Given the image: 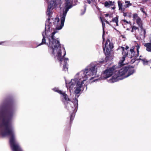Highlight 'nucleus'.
Masks as SVG:
<instances>
[{
    "mask_svg": "<svg viewBox=\"0 0 151 151\" xmlns=\"http://www.w3.org/2000/svg\"><path fill=\"white\" fill-rule=\"evenodd\" d=\"M138 29V28L135 26H134L132 28V29L131 30V32H133L134 30H136Z\"/></svg>",
    "mask_w": 151,
    "mask_h": 151,
    "instance_id": "aec40b11",
    "label": "nucleus"
},
{
    "mask_svg": "<svg viewBox=\"0 0 151 151\" xmlns=\"http://www.w3.org/2000/svg\"><path fill=\"white\" fill-rule=\"evenodd\" d=\"M125 2L126 4L125 6L126 7H128L132 4L130 3V2L129 1H125Z\"/></svg>",
    "mask_w": 151,
    "mask_h": 151,
    "instance_id": "f3484780",
    "label": "nucleus"
},
{
    "mask_svg": "<svg viewBox=\"0 0 151 151\" xmlns=\"http://www.w3.org/2000/svg\"><path fill=\"white\" fill-rule=\"evenodd\" d=\"M101 18V22H102V26H103V28L104 29V23L103 22V21L102 20V19L100 18Z\"/></svg>",
    "mask_w": 151,
    "mask_h": 151,
    "instance_id": "b1692460",
    "label": "nucleus"
},
{
    "mask_svg": "<svg viewBox=\"0 0 151 151\" xmlns=\"http://www.w3.org/2000/svg\"><path fill=\"white\" fill-rule=\"evenodd\" d=\"M104 61L99 62L98 63H102ZM99 64H91L88 68L77 73L75 76L74 78L72 79L68 83H66V86L68 88L70 91L74 90L76 94L79 93L81 90V88L88 78L90 77L91 80L94 78L98 77L99 75L97 72Z\"/></svg>",
    "mask_w": 151,
    "mask_h": 151,
    "instance_id": "f257e3e1",
    "label": "nucleus"
},
{
    "mask_svg": "<svg viewBox=\"0 0 151 151\" xmlns=\"http://www.w3.org/2000/svg\"><path fill=\"white\" fill-rule=\"evenodd\" d=\"M2 43L1 42H0V44H1Z\"/></svg>",
    "mask_w": 151,
    "mask_h": 151,
    "instance_id": "7c9ffc66",
    "label": "nucleus"
},
{
    "mask_svg": "<svg viewBox=\"0 0 151 151\" xmlns=\"http://www.w3.org/2000/svg\"><path fill=\"white\" fill-rule=\"evenodd\" d=\"M75 103H74L73 102H70L67 104V106L69 107V106L72 107V110H73L74 109H76L78 107V100L76 99L75 100Z\"/></svg>",
    "mask_w": 151,
    "mask_h": 151,
    "instance_id": "9d476101",
    "label": "nucleus"
},
{
    "mask_svg": "<svg viewBox=\"0 0 151 151\" xmlns=\"http://www.w3.org/2000/svg\"><path fill=\"white\" fill-rule=\"evenodd\" d=\"M112 22L113 23H115V25L118 26V18L117 17H116L113 18L112 20Z\"/></svg>",
    "mask_w": 151,
    "mask_h": 151,
    "instance_id": "4468645a",
    "label": "nucleus"
},
{
    "mask_svg": "<svg viewBox=\"0 0 151 151\" xmlns=\"http://www.w3.org/2000/svg\"><path fill=\"white\" fill-rule=\"evenodd\" d=\"M134 21H135L137 23V24L139 25V26L140 27H142V22L141 20V19L139 17L137 19L135 20Z\"/></svg>",
    "mask_w": 151,
    "mask_h": 151,
    "instance_id": "9b49d317",
    "label": "nucleus"
},
{
    "mask_svg": "<svg viewBox=\"0 0 151 151\" xmlns=\"http://www.w3.org/2000/svg\"><path fill=\"white\" fill-rule=\"evenodd\" d=\"M112 2L111 1H109V2L106 1L104 3L105 6L106 7H109L111 5Z\"/></svg>",
    "mask_w": 151,
    "mask_h": 151,
    "instance_id": "2eb2a0df",
    "label": "nucleus"
},
{
    "mask_svg": "<svg viewBox=\"0 0 151 151\" xmlns=\"http://www.w3.org/2000/svg\"><path fill=\"white\" fill-rule=\"evenodd\" d=\"M134 72L133 68L124 67L119 70L115 74H113L109 82L114 83L119 80L127 78L132 75Z\"/></svg>",
    "mask_w": 151,
    "mask_h": 151,
    "instance_id": "f03ea898",
    "label": "nucleus"
},
{
    "mask_svg": "<svg viewBox=\"0 0 151 151\" xmlns=\"http://www.w3.org/2000/svg\"><path fill=\"white\" fill-rule=\"evenodd\" d=\"M115 7H113V8H112V9H115Z\"/></svg>",
    "mask_w": 151,
    "mask_h": 151,
    "instance_id": "cd10ccee",
    "label": "nucleus"
},
{
    "mask_svg": "<svg viewBox=\"0 0 151 151\" xmlns=\"http://www.w3.org/2000/svg\"><path fill=\"white\" fill-rule=\"evenodd\" d=\"M104 33L103 32V41H104L105 40V39L104 37Z\"/></svg>",
    "mask_w": 151,
    "mask_h": 151,
    "instance_id": "393cba45",
    "label": "nucleus"
},
{
    "mask_svg": "<svg viewBox=\"0 0 151 151\" xmlns=\"http://www.w3.org/2000/svg\"><path fill=\"white\" fill-rule=\"evenodd\" d=\"M105 16L106 17H109V18L112 17V16L111 14H105Z\"/></svg>",
    "mask_w": 151,
    "mask_h": 151,
    "instance_id": "412c9836",
    "label": "nucleus"
},
{
    "mask_svg": "<svg viewBox=\"0 0 151 151\" xmlns=\"http://www.w3.org/2000/svg\"><path fill=\"white\" fill-rule=\"evenodd\" d=\"M95 81V80H94V81Z\"/></svg>",
    "mask_w": 151,
    "mask_h": 151,
    "instance_id": "2f4dec72",
    "label": "nucleus"
},
{
    "mask_svg": "<svg viewBox=\"0 0 151 151\" xmlns=\"http://www.w3.org/2000/svg\"><path fill=\"white\" fill-rule=\"evenodd\" d=\"M53 90L56 92L59 93L61 95L62 97H63L65 100L66 101H69V99L67 95L64 92H63L62 91L59 90L57 88H54Z\"/></svg>",
    "mask_w": 151,
    "mask_h": 151,
    "instance_id": "1a4fd4ad",
    "label": "nucleus"
},
{
    "mask_svg": "<svg viewBox=\"0 0 151 151\" xmlns=\"http://www.w3.org/2000/svg\"><path fill=\"white\" fill-rule=\"evenodd\" d=\"M2 134L3 136L10 137V143L13 151H22L15 140L14 131H2Z\"/></svg>",
    "mask_w": 151,
    "mask_h": 151,
    "instance_id": "7ed1b4c3",
    "label": "nucleus"
},
{
    "mask_svg": "<svg viewBox=\"0 0 151 151\" xmlns=\"http://www.w3.org/2000/svg\"><path fill=\"white\" fill-rule=\"evenodd\" d=\"M113 48V45L110 41L108 40L106 43L105 46L103 48L105 54L106 55L108 54Z\"/></svg>",
    "mask_w": 151,
    "mask_h": 151,
    "instance_id": "423d86ee",
    "label": "nucleus"
},
{
    "mask_svg": "<svg viewBox=\"0 0 151 151\" xmlns=\"http://www.w3.org/2000/svg\"><path fill=\"white\" fill-rule=\"evenodd\" d=\"M74 116L75 115L74 114H73L72 115L70 118V119L71 121L73 119Z\"/></svg>",
    "mask_w": 151,
    "mask_h": 151,
    "instance_id": "4be33fe9",
    "label": "nucleus"
},
{
    "mask_svg": "<svg viewBox=\"0 0 151 151\" xmlns=\"http://www.w3.org/2000/svg\"><path fill=\"white\" fill-rule=\"evenodd\" d=\"M118 50L122 51V55L123 57L122 59L120 60L119 64V65L121 66L125 64L123 63V61L124 60L125 58L127 56L128 52L127 50H125L124 48L123 47H119L118 48Z\"/></svg>",
    "mask_w": 151,
    "mask_h": 151,
    "instance_id": "0eeeda50",
    "label": "nucleus"
},
{
    "mask_svg": "<svg viewBox=\"0 0 151 151\" xmlns=\"http://www.w3.org/2000/svg\"><path fill=\"white\" fill-rule=\"evenodd\" d=\"M118 6L119 7V10H122V4L120 1H118Z\"/></svg>",
    "mask_w": 151,
    "mask_h": 151,
    "instance_id": "a211bd4d",
    "label": "nucleus"
},
{
    "mask_svg": "<svg viewBox=\"0 0 151 151\" xmlns=\"http://www.w3.org/2000/svg\"><path fill=\"white\" fill-rule=\"evenodd\" d=\"M142 12L144 13H145V14H146V13H145L143 11H142Z\"/></svg>",
    "mask_w": 151,
    "mask_h": 151,
    "instance_id": "c756f323",
    "label": "nucleus"
},
{
    "mask_svg": "<svg viewBox=\"0 0 151 151\" xmlns=\"http://www.w3.org/2000/svg\"><path fill=\"white\" fill-rule=\"evenodd\" d=\"M133 18L134 21H135L138 19V18H139V17L138 16L137 14L135 13L133 14Z\"/></svg>",
    "mask_w": 151,
    "mask_h": 151,
    "instance_id": "dca6fc26",
    "label": "nucleus"
},
{
    "mask_svg": "<svg viewBox=\"0 0 151 151\" xmlns=\"http://www.w3.org/2000/svg\"><path fill=\"white\" fill-rule=\"evenodd\" d=\"M129 48V47L127 46L125 48V50H127V49H128Z\"/></svg>",
    "mask_w": 151,
    "mask_h": 151,
    "instance_id": "a878e982",
    "label": "nucleus"
},
{
    "mask_svg": "<svg viewBox=\"0 0 151 151\" xmlns=\"http://www.w3.org/2000/svg\"><path fill=\"white\" fill-rule=\"evenodd\" d=\"M150 68H151V66Z\"/></svg>",
    "mask_w": 151,
    "mask_h": 151,
    "instance_id": "473e14b6",
    "label": "nucleus"
},
{
    "mask_svg": "<svg viewBox=\"0 0 151 151\" xmlns=\"http://www.w3.org/2000/svg\"><path fill=\"white\" fill-rule=\"evenodd\" d=\"M140 46L137 44L135 47H132L130 49V52L131 55L130 58H133L134 59L139 56V49L140 48Z\"/></svg>",
    "mask_w": 151,
    "mask_h": 151,
    "instance_id": "20e7f679",
    "label": "nucleus"
},
{
    "mask_svg": "<svg viewBox=\"0 0 151 151\" xmlns=\"http://www.w3.org/2000/svg\"><path fill=\"white\" fill-rule=\"evenodd\" d=\"M134 21H135L137 23V24L139 25V26L140 27H142V22L141 20V19L139 17L137 19L135 20Z\"/></svg>",
    "mask_w": 151,
    "mask_h": 151,
    "instance_id": "f8f14e48",
    "label": "nucleus"
},
{
    "mask_svg": "<svg viewBox=\"0 0 151 151\" xmlns=\"http://www.w3.org/2000/svg\"><path fill=\"white\" fill-rule=\"evenodd\" d=\"M143 61V63L144 65H147L148 63V61L145 60H142Z\"/></svg>",
    "mask_w": 151,
    "mask_h": 151,
    "instance_id": "6ab92c4d",
    "label": "nucleus"
},
{
    "mask_svg": "<svg viewBox=\"0 0 151 151\" xmlns=\"http://www.w3.org/2000/svg\"><path fill=\"white\" fill-rule=\"evenodd\" d=\"M114 69V68H111L106 69L101 74V77L104 78H107L113 74Z\"/></svg>",
    "mask_w": 151,
    "mask_h": 151,
    "instance_id": "39448f33",
    "label": "nucleus"
},
{
    "mask_svg": "<svg viewBox=\"0 0 151 151\" xmlns=\"http://www.w3.org/2000/svg\"><path fill=\"white\" fill-rule=\"evenodd\" d=\"M134 21H135L137 23V24L139 25V26L140 27H142V22L141 20V19L139 17L137 19L135 20Z\"/></svg>",
    "mask_w": 151,
    "mask_h": 151,
    "instance_id": "ddd939ff",
    "label": "nucleus"
},
{
    "mask_svg": "<svg viewBox=\"0 0 151 151\" xmlns=\"http://www.w3.org/2000/svg\"><path fill=\"white\" fill-rule=\"evenodd\" d=\"M48 8L47 12V14L48 15H50L51 12L50 10L53 6H55V5L58 4L56 3V2L54 1H50L48 0Z\"/></svg>",
    "mask_w": 151,
    "mask_h": 151,
    "instance_id": "6e6552de",
    "label": "nucleus"
},
{
    "mask_svg": "<svg viewBox=\"0 0 151 151\" xmlns=\"http://www.w3.org/2000/svg\"><path fill=\"white\" fill-rule=\"evenodd\" d=\"M106 22L108 24H109V22L108 21H107V20H106Z\"/></svg>",
    "mask_w": 151,
    "mask_h": 151,
    "instance_id": "bb28decb",
    "label": "nucleus"
},
{
    "mask_svg": "<svg viewBox=\"0 0 151 151\" xmlns=\"http://www.w3.org/2000/svg\"><path fill=\"white\" fill-rule=\"evenodd\" d=\"M123 21L124 22L126 23H127V24H129L130 23V22H128V21H127L126 20H125V19L123 20Z\"/></svg>",
    "mask_w": 151,
    "mask_h": 151,
    "instance_id": "5701e85b",
    "label": "nucleus"
},
{
    "mask_svg": "<svg viewBox=\"0 0 151 151\" xmlns=\"http://www.w3.org/2000/svg\"><path fill=\"white\" fill-rule=\"evenodd\" d=\"M88 3H89V4H90V3H91L90 1H88Z\"/></svg>",
    "mask_w": 151,
    "mask_h": 151,
    "instance_id": "c85d7f7f",
    "label": "nucleus"
}]
</instances>
